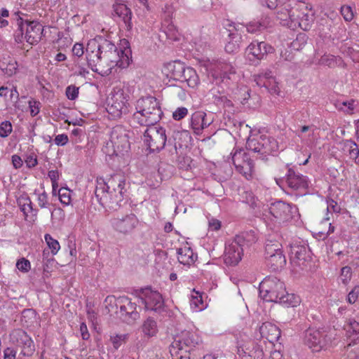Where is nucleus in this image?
<instances>
[{
	"label": "nucleus",
	"instance_id": "f257e3e1",
	"mask_svg": "<svg viewBox=\"0 0 359 359\" xmlns=\"http://www.w3.org/2000/svg\"><path fill=\"white\" fill-rule=\"evenodd\" d=\"M128 52L118 50L111 41L97 36L89 40L86 48L88 66L94 72L107 76L111 73L114 65L121 69L128 67L130 61Z\"/></svg>",
	"mask_w": 359,
	"mask_h": 359
},
{
	"label": "nucleus",
	"instance_id": "f03ea898",
	"mask_svg": "<svg viewBox=\"0 0 359 359\" xmlns=\"http://www.w3.org/2000/svg\"><path fill=\"white\" fill-rule=\"evenodd\" d=\"M126 177L122 173L112 175L106 182L97 177L95 196L98 203L104 208L117 210L124 198Z\"/></svg>",
	"mask_w": 359,
	"mask_h": 359
},
{
	"label": "nucleus",
	"instance_id": "7ed1b4c3",
	"mask_svg": "<svg viewBox=\"0 0 359 359\" xmlns=\"http://www.w3.org/2000/svg\"><path fill=\"white\" fill-rule=\"evenodd\" d=\"M259 290L260 297L266 302L279 303L287 307H294L300 302L299 297L287 292L284 283L276 277L264 278Z\"/></svg>",
	"mask_w": 359,
	"mask_h": 359
},
{
	"label": "nucleus",
	"instance_id": "20e7f679",
	"mask_svg": "<svg viewBox=\"0 0 359 359\" xmlns=\"http://www.w3.org/2000/svg\"><path fill=\"white\" fill-rule=\"evenodd\" d=\"M135 109L136 111L130 121L133 127L155 126L163 115L159 102L152 96L140 98Z\"/></svg>",
	"mask_w": 359,
	"mask_h": 359
},
{
	"label": "nucleus",
	"instance_id": "39448f33",
	"mask_svg": "<svg viewBox=\"0 0 359 359\" xmlns=\"http://www.w3.org/2000/svg\"><path fill=\"white\" fill-rule=\"evenodd\" d=\"M202 342L201 337L192 330H182L177 334L170 346L172 359H190V353Z\"/></svg>",
	"mask_w": 359,
	"mask_h": 359
},
{
	"label": "nucleus",
	"instance_id": "423d86ee",
	"mask_svg": "<svg viewBox=\"0 0 359 359\" xmlns=\"http://www.w3.org/2000/svg\"><path fill=\"white\" fill-rule=\"evenodd\" d=\"M246 148L257 153L262 160L269 155H273L278 149L277 141L272 137L266 135L250 136L247 140Z\"/></svg>",
	"mask_w": 359,
	"mask_h": 359
},
{
	"label": "nucleus",
	"instance_id": "0eeeda50",
	"mask_svg": "<svg viewBox=\"0 0 359 359\" xmlns=\"http://www.w3.org/2000/svg\"><path fill=\"white\" fill-rule=\"evenodd\" d=\"M144 133L143 141L150 152H158L162 150L166 143L165 130L155 126H147Z\"/></svg>",
	"mask_w": 359,
	"mask_h": 359
},
{
	"label": "nucleus",
	"instance_id": "6e6552de",
	"mask_svg": "<svg viewBox=\"0 0 359 359\" xmlns=\"http://www.w3.org/2000/svg\"><path fill=\"white\" fill-rule=\"evenodd\" d=\"M231 155L236 170L247 180L252 179L254 173V163L249 157V154L242 149H236L233 150Z\"/></svg>",
	"mask_w": 359,
	"mask_h": 359
},
{
	"label": "nucleus",
	"instance_id": "1a4fd4ad",
	"mask_svg": "<svg viewBox=\"0 0 359 359\" xmlns=\"http://www.w3.org/2000/svg\"><path fill=\"white\" fill-rule=\"evenodd\" d=\"M269 210L270 214L276 219L279 223L292 219L298 211L296 205L285 203L283 201H277L271 203Z\"/></svg>",
	"mask_w": 359,
	"mask_h": 359
},
{
	"label": "nucleus",
	"instance_id": "9d476101",
	"mask_svg": "<svg viewBox=\"0 0 359 359\" xmlns=\"http://www.w3.org/2000/svg\"><path fill=\"white\" fill-rule=\"evenodd\" d=\"M113 229L118 233L128 235L138 226L139 219L133 213L113 217L111 221Z\"/></svg>",
	"mask_w": 359,
	"mask_h": 359
},
{
	"label": "nucleus",
	"instance_id": "9b49d317",
	"mask_svg": "<svg viewBox=\"0 0 359 359\" xmlns=\"http://www.w3.org/2000/svg\"><path fill=\"white\" fill-rule=\"evenodd\" d=\"M109 142L116 155L126 152L130 148L128 133L122 126H116L111 129Z\"/></svg>",
	"mask_w": 359,
	"mask_h": 359
},
{
	"label": "nucleus",
	"instance_id": "f8f14e48",
	"mask_svg": "<svg viewBox=\"0 0 359 359\" xmlns=\"http://www.w3.org/2000/svg\"><path fill=\"white\" fill-rule=\"evenodd\" d=\"M273 48L264 41L255 40L246 48L248 60L253 64H258L269 54L273 53Z\"/></svg>",
	"mask_w": 359,
	"mask_h": 359
},
{
	"label": "nucleus",
	"instance_id": "ddd939ff",
	"mask_svg": "<svg viewBox=\"0 0 359 359\" xmlns=\"http://www.w3.org/2000/svg\"><path fill=\"white\" fill-rule=\"evenodd\" d=\"M116 306L119 307L120 318L126 323L132 324L140 318L137 311V304L133 302L128 297H120L117 299Z\"/></svg>",
	"mask_w": 359,
	"mask_h": 359
},
{
	"label": "nucleus",
	"instance_id": "4468645a",
	"mask_svg": "<svg viewBox=\"0 0 359 359\" xmlns=\"http://www.w3.org/2000/svg\"><path fill=\"white\" fill-rule=\"evenodd\" d=\"M226 27H227L226 29L229 34L227 43L225 46V50L229 53L237 52L243 41L242 32L244 29V25L228 22Z\"/></svg>",
	"mask_w": 359,
	"mask_h": 359
},
{
	"label": "nucleus",
	"instance_id": "2eb2a0df",
	"mask_svg": "<svg viewBox=\"0 0 359 359\" xmlns=\"http://www.w3.org/2000/svg\"><path fill=\"white\" fill-rule=\"evenodd\" d=\"M127 100L122 92L110 94L107 98V111L113 118H120L128 111Z\"/></svg>",
	"mask_w": 359,
	"mask_h": 359
},
{
	"label": "nucleus",
	"instance_id": "dca6fc26",
	"mask_svg": "<svg viewBox=\"0 0 359 359\" xmlns=\"http://www.w3.org/2000/svg\"><path fill=\"white\" fill-rule=\"evenodd\" d=\"M277 184L280 186L285 182L287 186L293 190H306L309 187V181L306 176L296 172L292 168H288L285 175V179L276 178Z\"/></svg>",
	"mask_w": 359,
	"mask_h": 359
},
{
	"label": "nucleus",
	"instance_id": "f3484780",
	"mask_svg": "<svg viewBox=\"0 0 359 359\" xmlns=\"http://www.w3.org/2000/svg\"><path fill=\"white\" fill-rule=\"evenodd\" d=\"M236 73L234 67L229 62L224 60L217 61L210 68V74L212 78V82L217 85L227 81L230 79V74Z\"/></svg>",
	"mask_w": 359,
	"mask_h": 359
},
{
	"label": "nucleus",
	"instance_id": "a211bd4d",
	"mask_svg": "<svg viewBox=\"0 0 359 359\" xmlns=\"http://www.w3.org/2000/svg\"><path fill=\"white\" fill-rule=\"evenodd\" d=\"M11 339L13 343L21 348V354L24 356L31 355L34 353V342L24 330L21 329L15 330L11 334Z\"/></svg>",
	"mask_w": 359,
	"mask_h": 359
},
{
	"label": "nucleus",
	"instance_id": "6ab92c4d",
	"mask_svg": "<svg viewBox=\"0 0 359 359\" xmlns=\"http://www.w3.org/2000/svg\"><path fill=\"white\" fill-rule=\"evenodd\" d=\"M304 343L313 351H320L326 344L325 334L323 332L313 328H309L304 332Z\"/></svg>",
	"mask_w": 359,
	"mask_h": 359
},
{
	"label": "nucleus",
	"instance_id": "aec40b11",
	"mask_svg": "<svg viewBox=\"0 0 359 359\" xmlns=\"http://www.w3.org/2000/svg\"><path fill=\"white\" fill-rule=\"evenodd\" d=\"M298 17H296L292 29L295 30L298 28L307 31L311 29V24L313 22V15L308 10L307 6L304 2L298 3Z\"/></svg>",
	"mask_w": 359,
	"mask_h": 359
},
{
	"label": "nucleus",
	"instance_id": "412c9836",
	"mask_svg": "<svg viewBox=\"0 0 359 359\" xmlns=\"http://www.w3.org/2000/svg\"><path fill=\"white\" fill-rule=\"evenodd\" d=\"M255 81L259 87H264L271 95H278L280 90L271 70H266L255 76Z\"/></svg>",
	"mask_w": 359,
	"mask_h": 359
},
{
	"label": "nucleus",
	"instance_id": "4be33fe9",
	"mask_svg": "<svg viewBox=\"0 0 359 359\" xmlns=\"http://www.w3.org/2000/svg\"><path fill=\"white\" fill-rule=\"evenodd\" d=\"M142 294L144 297L141 298V301L144 304L146 310L158 311L163 309L164 302L158 292L145 288L142 290Z\"/></svg>",
	"mask_w": 359,
	"mask_h": 359
},
{
	"label": "nucleus",
	"instance_id": "5701e85b",
	"mask_svg": "<svg viewBox=\"0 0 359 359\" xmlns=\"http://www.w3.org/2000/svg\"><path fill=\"white\" fill-rule=\"evenodd\" d=\"M26 32L25 39L30 45L37 44L41 39L43 32V26L37 21H25Z\"/></svg>",
	"mask_w": 359,
	"mask_h": 359
},
{
	"label": "nucleus",
	"instance_id": "b1692460",
	"mask_svg": "<svg viewBox=\"0 0 359 359\" xmlns=\"http://www.w3.org/2000/svg\"><path fill=\"white\" fill-rule=\"evenodd\" d=\"M297 14L298 3H296L292 7H290V5H285L284 7L280 8L276 17L280 24L292 29V25L294 24L293 21H294L296 17H298Z\"/></svg>",
	"mask_w": 359,
	"mask_h": 359
},
{
	"label": "nucleus",
	"instance_id": "393cba45",
	"mask_svg": "<svg viewBox=\"0 0 359 359\" xmlns=\"http://www.w3.org/2000/svg\"><path fill=\"white\" fill-rule=\"evenodd\" d=\"M243 249L233 240L225 248L224 262L227 265H236L242 259Z\"/></svg>",
	"mask_w": 359,
	"mask_h": 359
},
{
	"label": "nucleus",
	"instance_id": "a878e982",
	"mask_svg": "<svg viewBox=\"0 0 359 359\" xmlns=\"http://www.w3.org/2000/svg\"><path fill=\"white\" fill-rule=\"evenodd\" d=\"M290 257L292 262L301 266L309 258V251L304 245L293 243L290 245Z\"/></svg>",
	"mask_w": 359,
	"mask_h": 359
},
{
	"label": "nucleus",
	"instance_id": "bb28decb",
	"mask_svg": "<svg viewBox=\"0 0 359 359\" xmlns=\"http://www.w3.org/2000/svg\"><path fill=\"white\" fill-rule=\"evenodd\" d=\"M346 331V337L349 340L346 349L354 345L359 344V322L354 318H349L346 321L344 325Z\"/></svg>",
	"mask_w": 359,
	"mask_h": 359
},
{
	"label": "nucleus",
	"instance_id": "cd10ccee",
	"mask_svg": "<svg viewBox=\"0 0 359 359\" xmlns=\"http://www.w3.org/2000/svg\"><path fill=\"white\" fill-rule=\"evenodd\" d=\"M185 69V65L180 61H173L165 64L163 69V74L170 79L179 81Z\"/></svg>",
	"mask_w": 359,
	"mask_h": 359
},
{
	"label": "nucleus",
	"instance_id": "c85d7f7f",
	"mask_svg": "<svg viewBox=\"0 0 359 359\" xmlns=\"http://www.w3.org/2000/svg\"><path fill=\"white\" fill-rule=\"evenodd\" d=\"M206 116L204 111H196L191 115V127L195 134H201L204 128L211 124L212 121L208 120Z\"/></svg>",
	"mask_w": 359,
	"mask_h": 359
},
{
	"label": "nucleus",
	"instance_id": "c756f323",
	"mask_svg": "<svg viewBox=\"0 0 359 359\" xmlns=\"http://www.w3.org/2000/svg\"><path fill=\"white\" fill-rule=\"evenodd\" d=\"M261 337L266 339L270 343H274L278 340L280 337V330L275 325L265 322L259 327V329Z\"/></svg>",
	"mask_w": 359,
	"mask_h": 359
},
{
	"label": "nucleus",
	"instance_id": "7c9ffc66",
	"mask_svg": "<svg viewBox=\"0 0 359 359\" xmlns=\"http://www.w3.org/2000/svg\"><path fill=\"white\" fill-rule=\"evenodd\" d=\"M236 243L241 248H248L257 241L255 232L252 230L243 232L236 235L233 239Z\"/></svg>",
	"mask_w": 359,
	"mask_h": 359
},
{
	"label": "nucleus",
	"instance_id": "2f4dec72",
	"mask_svg": "<svg viewBox=\"0 0 359 359\" xmlns=\"http://www.w3.org/2000/svg\"><path fill=\"white\" fill-rule=\"evenodd\" d=\"M177 259L180 264L184 265L191 266L197 259V255H195L189 247H184L177 250Z\"/></svg>",
	"mask_w": 359,
	"mask_h": 359
},
{
	"label": "nucleus",
	"instance_id": "473e14b6",
	"mask_svg": "<svg viewBox=\"0 0 359 359\" xmlns=\"http://www.w3.org/2000/svg\"><path fill=\"white\" fill-rule=\"evenodd\" d=\"M114 11L117 16L122 19L127 28L128 29H131L132 13L130 9L128 8L126 5L121 4L114 6Z\"/></svg>",
	"mask_w": 359,
	"mask_h": 359
},
{
	"label": "nucleus",
	"instance_id": "72a5a7b5",
	"mask_svg": "<svg viewBox=\"0 0 359 359\" xmlns=\"http://www.w3.org/2000/svg\"><path fill=\"white\" fill-rule=\"evenodd\" d=\"M265 259L267 266L273 271L283 269L286 264V259L283 253H279L272 257H265Z\"/></svg>",
	"mask_w": 359,
	"mask_h": 359
},
{
	"label": "nucleus",
	"instance_id": "f704fd0d",
	"mask_svg": "<svg viewBox=\"0 0 359 359\" xmlns=\"http://www.w3.org/2000/svg\"><path fill=\"white\" fill-rule=\"evenodd\" d=\"M182 78L179 80L180 82H186L188 86L195 88L199 83V78L196 72L189 67L185 66V69L182 73Z\"/></svg>",
	"mask_w": 359,
	"mask_h": 359
},
{
	"label": "nucleus",
	"instance_id": "c9c22d12",
	"mask_svg": "<svg viewBox=\"0 0 359 359\" xmlns=\"http://www.w3.org/2000/svg\"><path fill=\"white\" fill-rule=\"evenodd\" d=\"M339 144L344 151L348 152L350 158L354 160L355 163H357V159L359 156L358 145L351 140H342Z\"/></svg>",
	"mask_w": 359,
	"mask_h": 359
},
{
	"label": "nucleus",
	"instance_id": "e433bc0d",
	"mask_svg": "<svg viewBox=\"0 0 359 359\" xmlns=\"http://www.w3.org/2000/svg\"><path fill=\"white\" fill-rule=\"evenodd\" d=\"M141 329L144 335L147 337L155 336L158 330L156 320L151 317L147 318L143 322Z\"/></svg>",
	"mask_w": 359,
	"mask_h": 359
},
{
	"label": "nucleus",
	"instance_id": "4c0bfd02",
	"mask_svg": "<svg viewBox=\"0 0 359 359\" xmlns=\"http://www.w3.org/2000/svg\"><path fill=\"white\" fill-rule=\"evenodd\" d=\"M20 12L15 13V20H16L17 29L14 33V39L17 43H22L25 39L24 31L26 30L25 21L20 15Z\"/></svg>",
	"mask_w": 359,
	"mask_h": 359
},
{
	"label": "nucleus",
	"instance_id": "58836bf2",
	"mask_svg": "<svg viewBox=\"0 0 359 359\" xmlns=\"http://www.w3.org/2000/svg\"><path fill=\"white\" fill-rule=\"evenodd\" d=\"M283 253L282 245L278 241H269L265 245V257Z\"/></svg>",
	"mask_w": 359,
	"mask_h": 359
},
{
	"label": "nucleus",
	"instance_id": "ea45409f",
	"mask_svg": "<svg viewBox=\"0 0 359 359\" xmlns=\"http://www.w3.org/2000/svg\"><path fill=\"white\" fill-rule=\"evenodd\" d=\"M341 57H335L334 55H325L321 58V63L329 67L334 68L342 63Z\"/></svg>",
	"mask_w": 359,
	"mask_h": 359
},
{
	"label": "nucleus",
	"instance_id": "a19ab883",
	"mask_svg": "<svg viewBox=\"0 0 359 359\" xmlns=\"http://www.w3.org/2000/svg\"><path fill=\"white\" fill-rule=\"evenodd\" d=\"M44 238L48 248L51 250V253L53 255H56L60 248L59 242L48 233L45 235Z\"/></svg>",
	"mask_w": 359,
	"mask_h": 359
},
{
	"label": "nucleus",
	"instance_id": "79ce46f5",
	"mask_svg": "<svg viewBox=\"0 0 359 359\" xmlns=\"http://www.w3.org/2000/svg\"><path fill=\"white\" fill-rule=\"evenodd\" d=\"M352 270L350 266H346L341 269L339 280L344 285H347L351 279Z\"/></svg>",
	"mask_w": 359,
	"mask_h": 359
},
{
	"label": "nucleus",
	"instance_id": "37998d69",
	"mask_svg": "<svg viewBox=\"0 0 359 359\" xmlns=\"http://www.w3.org/2000/svg\"><path fill=\"white\" fill-rule=\"evenodd\" d=\"M13 131V126L9 121H4L0 123V137H7Z\"/></svg>",
	"mask_w": 359,
	"mask_h": 359
},
{
	"label": "nucleus",
	"instance_id": "c03bdc74",
	"mask_svg": "<svg viewBox=\"0 0 359 359\" xmlns=\"http://www.w3.org/2000/svg\"><path fill=\"white\" fill-rule=\"evenodd\" d=\"M34 194L37 196V203L41 208H46L49 205L48 194L45 191L42 193L38 192L36 190L34 191Z\"/></svg>",
	"mask_w": 359,
	"mask_h": 359
},
{
	"label": "nucleus",
	"instance_id": "a18cd8bd",
	"mask_svg": "<svg viewBox=\"0 0 359 359\" xmlns=\"http://www.w3.org/2000/svg\"><path fill=\"white\" fill-rule=\"evenodd\" d=\"M168 26L166 28V30L165 31V33L167 36V38L171 41H178L179 40V33L175 26L168 22Z\"/></svg>",
	"mask_w": 359,
	"mask_h": 359
},
{
	"label": "nucleus",
	"instance_id": "49530a36",
	"mask_svg": "<svg viewBox=\"0 0 359 359\" xmlns=\"http://www.w3.org/2000/svg\"><path fill=\"white\" fill-rule=\"evenodd\" d=\"M60 202L65 205H69L71 202L70 190L67 188H60L58 191Z\"/></svg>",
	"mask_w": 359,
	"mask_h": 359
},
{
	"label": "nucleus",
	"instance_id": "de8ad7c7",
	"mask_svg": "<svg viewBox=\"0 0 359 359\" xmlns=\"http://www.w3.org/2000/svg\"><path fill=\"white\" fill-rule=\"evenodd\" d=\"M340 12L347 22L351 21L354 17L353 8L349 6H342Z\"/></svg>",
	"mask_w": 359,
	"mask_h": 359
},
{
	"label": "nucleus",
	"instance_id": "09e8293b",
	"mask_svg": "<svg viewBox=\"0 0 359 359\" xmlns=\"http://www.w3.org/2000/svg\"><path fill=\"white\" fill-rule=\"evenodd\" d=\"M257 21L259 24V28L262 29V30L272 26L271 18L268 14H263Z\"/></svg>",
	"mask_w": 359,
	"mask_h": 359
},
{
	"label": "nucleus",
	"instance_id": "8fccbe9b",
	"mask_svg": "<svg viewBox=\"0 0 359 359\" xmlns=\"http://www.w3.org/2000/svg\"><path fill=\"white\" fill-rule=\"evenodd\" d=\"M48 177L50 179L53 191L54 192L58 187L57 180H59L60 174L57 170H52L48 171Z\"/></svg>",
	"mask_w": 359,
	"mask_h": 359
},
{
	"label": "nucleus",
	"instance_id": "3c124183",
	"mask_svg": "<svg viewBox=\"0 0 359 359\" xmlns=\"http://www.w3.org/2000/svg\"><path fill=\"white\" fill-rule=\"evenodd\" d=\"M359 297V285L355 286L348 294L346 301L351 304H354Z\"/></svg>",
	"mask_w": 359,
	"mask_h": 359
},
{
	"label": "nucleus",
	"instance_id": "603ef678",
	"mask_svg": "<svg viewBox=\"0 0 359 359\" xmlns=\"http://www.w3.org/2000/svg\"><path fill=\"white\" fill-rule=\"evenodd\" d=\"M23 201V203H22V201H20V205L21 207V210L24 214L27 215V212H32L34 210L32 208V203L29 197L24 198Z\"/></svg>",
	"mask_w": 359,
	"mask_h": 359
},
{
	"label": "nucleus",
	"instance_id": "864d4df0",
	"mask_svg": "<svg viewBox=\"0 0 359 359\" xmlns=\"http://www.w3.org/2000/svg\"><path fill=\"white\" fill-rule=\"evenodd\" d=\"M258 25H259L258 21H252L244 25V28L245 27L247 32L250 34H257L263 31Z\"/></svg>",
	"mask_w": 359,
	"mask_h": 359
},
{
	"label": "nucleus",
	"instance_id": "5fc2aeb1",
	"mask_svg": "<svg viewBox=\"0 0 359 359\" xmlns=\"http://www.w3.org/2000/svg\"><path fill=\"white\" fill-rule=\"evenodd\" d=\"M65 93L69 100H74L79 95V88L73 85L69 86Z\"/></svg>",
	"mask_w": 359,
	"mask_h": 359
},
{
	"label": "nucleus",
	"instance_id": "6e6d98bb",
	"mask_svg": "<svg viewBox=\"0 0 359 359\" xmlns=\"http://www.w3.org/2000/svg\"><path fill=\"white\" fill-rule=\"evenodd\" d=\"M162 11L164 15L165 20L167 21V22H170V20L172 18L174 13L173 6L170 4H165L162 8Z\"/></svg>",
	"mask_w": 359,
	"mask_h": 359
},
{
	"label": "nucleus",
	"instance_id": "4d7b16f0",
	"mask_svg": "<svg viewBox=\"0 0 359 359\" xmlns=\"http://www.w3.org/2000/svg\"><path fill=\"white\" fill-rule=\"evenodd\" d=\"M41 103L39 101L32 99L29 101V108L32 116H35L40 111Z\"/></svg>",
	"mask_w": 359,
	"mask_h": 359
},
{
	"label": "nucleus",
	"instance_id": "13d9d810",
	"mask_svg": "<svg viewBox=\"0 0 359 359\" xmlns=\"http://www.w3.org/2000/svg\"><path fill=\"white\" fill-rule=\"evenodd\" d=\"M17 268L22 272H28L31 268L30 262L25 258L19 259L16 263Z\"/></svg>",
	"mask_w": 359,
	"mask_h": 359
},
{
	"label": "nucleus",
	"instance_id": "bf43d9fd",
	"mask_svg": "<svg viewBox=\"0 0 359 359\" xmlns=\"http://www.w3.org/2000/svg\"><path fill=\"white\" fill-rule=\"evenodd\" d=\"M249 355L254 359H262L263 351L257 345H253V347L248 352Z\"/></svg>",
	"mask_w": 359,
	"mask_h": 359
},
{
	"label": "nucleus",
	"instance_id": "052dcab7",
	"mask_svg": "<svg viewBox=\"0 0 359 359\" xmlns=\"http://www.w3.org/2000/svg\"><path fill=\"white\" fill-rule=\"evenodd\" d=\"M188 114V109L186 107H178L173 113L172 118L176 121H180L184 118Z\"/></svg>",
	"mask_w": 359,
	"mask_h": 359
},
{
	"label": "nucleus",
	"instance_id": "680f3d73",
	"mask_svg": "<svg viewBox=\"0 0 359 359\" xmlns=\"http://www.w3.org/2000/svg\"><path fill=\"white\" fill-rule=\"evenodd\" d=\"M126 337V334H117L114 337H111V341L114 347L117 349L121 345V343L125 341Z\"/></svg>",
	"mask_w": 359,
	"mask_h": 359
},
{
	"label": "nucleus",
	"instance_id": "e2e57ef3",
	"mask_svg": "<svg viewBox=\"0 0 359 359\" xmlns=\"http://www.w3.org/2000/svg\"><path fill=\"white\" fill-rule=\"evenodd\" d=\"M68 136L65 134L57 135L55 140V144L57 146H64L68 142Z\"/></svg>",
	"mask_w": 359,
	"mask_h": 359
},
{
	"label": "nucleus",
	"instance_id": "0e129e2a",
	"mask_svg": "<svg viewBox=\"0 0 359 359\" xmlns=\"http://www.w3.org/2000/svg\"><path fill=\"white\" fill-rule=\"evenodd\" d=\"M72 53L74 55L81 57L84 53V48L83 44L79 43H75L72 48Z\"/></svg>",
	"mask_w": 359,
	"mask_h": 359
},
{
	"label": "nucleus",
	"instance_id": "69168bd1",
	"mask_svg": "<svg viewBox=\"0 0 359 359\" xmlns=\"http://www.w3.org/2000/svg\"><path fill=\"white\" fill-rule=\"evenodd\" d=\"M191 305L194 306L199 310H202L203 305L201 296L192 297L191 299Z\"/></svg>",
	"mask_w": 359,
	"mask_h": 359
},
{
	"label": "nucleus",
	"instance_id": "338daca9",
	"mask_svg": "<svg viewBox=\"0 0 359 359\" xmlns=\"http://www.w3.org/2000/svg\"><path fill=\"white\" fill-rule=\"evenodd\" d=\"M299 42L306 43V36L304 34L299 35L296 40L292 43V47L295 50H299L301 48Z\"/></svg>",
	"mask_w": 359,
	"mask_h": 359
},
{
	"label": "nucleus",
	"instance_id": "774afa93",
	"mask_svg": "<svg viewBox=\"0 0 359 359\" xmlns=\"http://www.w3.org/2000/svg\"><path fill=\"white\" fill-rule=\"evenodd\" d=\"M25 163L28 168L35 167L38 163L36 156L34 155L27 156L25 159Z\"/></svg>",
	"mask_w": 359,
	"mask_h": 359
}]
</instances>
